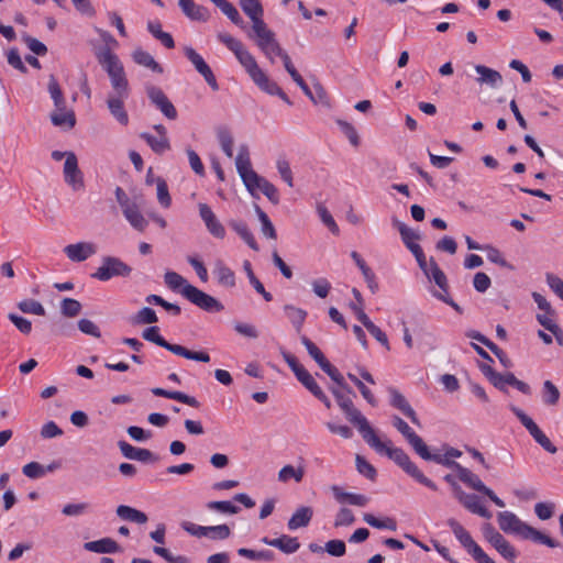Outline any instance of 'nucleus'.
<instances>
[{
	"mask_svg": "<svg viewBox=\"0 0 563 563\" xmlns=\"http://www.w3.org/2000/svg\"><path fill=\"white\" fill-rule=\"evenodd\" d=\"M129 97H122L120 95H109L107 98V107L111 115L121 124H129V114L124 108V101Z\"/></svg>",
	"mask_w": 563,
	"mask_h": 563,
	"instance_id": "19",
	"label": "nucleus"
},
{
	"mask_svg": "<svg viewBox=\"0 0 563 563\" xmlns=\"http://www.w3.org/2000/svg\"><path fill=\"white\" fill-rule=\"evenodd\" d=\"M64 253L71 262H84L97 253V245L92 242H78L64 247Z\"/></svg>",
	"mask_w": 563,
	"mask_h": 563,
	"instance_id": "15",
	"label": "nucleus"
},
{
	"mask_svg": "<svg viewBox=\"0 0 563 563\" xmlns=\"http://www.w3.org/2000/svg\"><path fill=\"white\" fill-rule=\"evenodd\" d=\"M332 394L343 411L345 419L353 424L363 440L378 454H385L393 460L406 474L431 490L437 492V484L428 478L419 467L410 460L409 455L401 449L391 445L390 441L383 442L376 435L366 417L354 406L351 395L346 390L332 388Z\"/></svg>",
	"mask_w": 563,
	"mask_h": 563,
	"instance_id": "1",
	"label": "nucleus"
},
{
	"mask_svg": "<svg viewBox=\"0 0 563 563\" xmlns=\"http://www.w3.org/2000/svg\"><path fill=\"white\" fill-rule=\"evenodd\" d=\"M115 512L120 519L139 525H144L148 520L145 512L126 505L118 506Z\"/></svg>",
	"mask_w": 563,
	"mask_h": 563,
	"instance_id": "30",
	"label": "nucleus"
},
{
	"mask_svg": "<svg viewBox=\"0 0 563 563\" xmlns=\"http://www.w3.org/2000/svg\"><path fill=\"white\" fill-rule=\"evenodd\" d=\"M155 396H158V397H164V398H168V399H173V400H177L179 402H183L185 405H188L190 407H194V408H199L200 407V402L194 397V396H189L183 391H177V390H166L164 388H161V387H155V388H152L151 390Z\"/></svg>",
	"mask_w": 563,
	"mask_h": 563,
	"instance_id": "26",
	"label": "nucleus"
},
{
	"mask_svg": "<svg viewBox=\"0 0 563 563\" xmlns=\"http://www.w3.org/2000/svg\"><path fill=\"white\" fill-rule=\"evenodd\" d=\"M461 455H462V452L460 450L450 446V448H446L444 454L431 453L429 451V457H422V459L426 461H432L437 464L442 465V463L439 460H446L449 463H456L455 461H453V459L460 457Z\"/></svg>",
	"mask_w": 563,
	"mask_h": 563,
	"instance_id": "53",
	"label": "nucleus"
},
{
	"mask_svg": "<svg viewBox=\"0 0 563 563\" xmlns=\"http://www.w3.org/2000/svg\"><path fill=\"white\" fill-rule=\"evenodd\" d=\"M442 466L450 467L456 471L457 477L472 489L485 494L488 487L481 481V478L471 472L468 468L462 466L460 463H449L446 460H439Z\"/></svg>",
	"mask_w": 563,
	"mask_h": 563,
	"instance_id": "10",
	"label": "nucleus"
},
{
	"mask_svg": "<svg viewBox=\"0 0 563 563\" xmlns=\"http://www.w3.org/2000/svg\"><path fill=\"white\" fill-rule=\"evenodd\" d=\"M147 30L165 47H167V48H174L175 47V42H174L173 36L169 33L164 32L162 30L161 22H158V21H150V22H147Z\"/></svg>",
	"mask_w": 563,
	"mask_h": 563,
	"instance_id": "35",
	"label": "nucleus"
},
{
	"mask_svg": "<svg viewBox=\"0 0 563 563\" xmlns=\"http://www.w3.org/2000/svg\"><path fill=\"white\" fill-rule=\"evenodd\" d=\"M542 399L548 406H555L559 402L560 391L551 380L543 383Z\"/></svg>",
	"mask_w": 563,
	"mask_h": 563,
	"instance_id": "50",
	"label": "nucleus"
},
{
	"mask_svg": "<svg viewBox=\"0 0 563 563\" xmlns=\"http://www.w3.org/2000/svg\"><path fill=\"white\" fill-rule=\"evenodd\" d=\"M274 548H277L286 554H291L299 550L300 543L297 538L283 534L274 539Z\"/></svg>",
	"mask_w": 563,
	"mask_h": 563,
	"instance_id": "44",
	"label": "nucleus"
},
{
	"mask_svg": "<svg viewBox=\"0 0 563 563\" xmlns=\"http://www.w3.org/2000/svg\"><path fill=\"white\" fill-rule=\"evenodd\" d=\"M510 410L520 420L525 428L529 431L534 441L540 444L549 453H556V446L550 441V439L541 431L538 424L516 406H510Z\"/></svg>",
	"mask_w": 563,
	"mask_h": 563,
	"instance_id": "5",
	"label": "nucleus"
},
{
	"mask_svg": "<svg viewBox=\"0 0 563 563\" xmlns=\"http://www.w3.org/2000/svg\"><path fill=\"white\" fill-rule=\"evenodd\" d=\"M363 520L373 528L388 529L390 531L397 530V522L394 518L386 517L385 519H378L372 514H364Z\"/></svg>",
	"mask_w": 563,
	"mask_h": 563,
	"instance_id": "46",
	"label": "nucleus"
},
{
	"mask_svg": "<svg viewBox=\"0 0 563 563\" xmlns=\"http://www.w3.org/2000/svg\"><path fill=\"white\" fill-rule=\"evenodd\" d=\"M388 393L390 395V405L401 411L407 418L410 419V421L420 426V420L413 410V408L410 406L408 400L405 398L402 394H400L397 389L390 387L388 389Z\"/></svg>",
	"mask_w": 563,
	"mask_h": 563,
	"instance_id": "18",
	"label": "nucleus"
},
{
	"mask_svg": "<svg viewBox=\"0 0 563 563\" xmlns=\"http://www.w3.org/2000/svg\"><path fill=\"white\" fill-rule=\"evenodd\" d=\"M247 184L249 186L245 187L252 196H256V190H261L263 195H265L274 205H277L279 202V195L277 188L267 179L260 176L257 173L251 174V180Z\"/></svg>",
	"mask_w": 563,
	"mask_h": 563,
	"instance_id": "11",
	"label": "nucleus"
},
{
	"mask_svg": "<svg viewBox=\"0 0 563 563\" xmlns=\"http://www.w3.org/2000/svg\"><path fill=\"white\" fill-rule=\"evenodd\" d=\"M132 59L135 64L151 69L154 73L162 74L163 67L154 59V57L141 47H136L132 52Z\"/></svg>",
	"mask_w": 563,
	"mask_h": 563,
	"instance_id": "29",
	"label": "nucleus"
},
{
	"mask_svg": "<svg viewBox=\"0 0 563 563\" xmlns=\"http://www.w3.org/2000/svg\"><path fill=\"white\" fill-rule=\"evenodd\" d=\"M462 505L473 514H476L483 518L489 519L492 514L481 504V499L477 495L470 494L464 496Z\"/></svg>",
	"mask_w": 563,
	"mask_h": 563,
	"instance_id": "37",
	"label": "nucleus"
},
{
	"mask_svg": "<svg viewBox=\"0 0 563 563\" xmlns=\"http://www.w3.org/2000/svg\"><path fill=\"white\" fill-rule=\"evenodd\" d=\"M474 70L478 75L476 81L483 86L486 85L490 88H496L503 81V77L499 71L489 68L484 65H475Z\"/></svg>",
	"mask_w": 563,
	"mask_h": 563,
	"instance_id": "22",
	"label": "nucleus"
},
{
	"mask_svg": "<svg viewBox=\"0 0 563 563\" xmlns=\"http://www.w3.org/2000/svg\"><path fill=\"white\" fill-rule=\"evenodd\" d=\"M400 236L407 249L416 257L419 267L426 271L427 260L421 246L415 241L420 239V235L407 225L400 227Z\"/></svg>",
	"mask_w": 563,
	"mask_h": 563,
	"instance_id": "13",
	"label": "nucleus"
},
{
	"mask_svg": "<svg viewBox=\"0 0 563 563\" xmlns=\"http://www.w3.org/2000/svg\"><path fill=\"white\" fill-rule=\"evenodd\" d=\"M96 58L108 77L120 75L125 71L119 56L112 52L111 47H102L96 52Z\"/></svg>",
	"mask_w": 563,
	"mask_h": 563,
	"instance_id": "9",
	"label": "nucleus"
},
{
	"mask_svg": "<svg viewBox=\"0 0 563 563\" xmlns=\"http://www.w3.org/2000/svg\"><path fill=\"white\" fill-rule=\"evenodd\" d=\"M131 273L132 268L119 257L104 256L101 265L91 275V277L101 282H107L113 277H128Z\"/></svg>",
	"mask_w": 563,
	"mask_h": 563,
	"instance_id": "4",
	"label": "nucleus"
},
{
	"mask_svg": "<svg viewBox=\"0 0 563 563\" xmlns=\"http://www.w3.org/2000/svg\"><path fill=\"white\" fill-rule=\"evenodd\" d=\"M355 465L360 474H362L363 476L371 481H375L377 476V471L371 463L366 461L364 456L357 454L355 457Z\"/></svg>",
	"mask_w": 563,
	"mask_h": 563,
	"instance_id": "54",
	"label": "nucleus"
},
{
	"mask_svg": "<svg viewBox=\"0 0 563 563\" xmlns=\"http://www.w3.org/2000/svg\"><path fill=\"white\" fill-rule=\"evenodd\" d=\"M251 78L256 84V86L264 92L271 96H278L287 104H291V101L283 91V89L275 81L271 80L262 69L256 71Z\"/></svg>",
	"mask_w": 563,
	"mask_h": 563,
	"instance_id": "16",
	"label": "nucleus"
},
{
	"mask_svg": "<svg viewBox=\"0 0 563 563\" xmlns=\"http://www.w3.org/2000/svg\"><path fill=\"white\" fill-rule=\"evenodd\" d=\"M297 379L321 402L324 404L327 408L331 407L330 399L328 396L323 393V390L320 388V386L317 384L313 376L305 369L300 373L299 376H297Z\"/></svg>",
	"mask_w": 563,
	"mask_h": 563,
	"instance_id": "23",
	"label": "nucleus"
},
{
	"mask_svg": "<svg viewBox=\"0 0 563 563\" xmlns=\"http://www.w3.org/2000/svg\"><path fill=\"white\" fill-rule=\"evenodd\" d=\"M85 550L96 553H114L120 547L117 541L110 538H103L96 541H89L84 544Z\"/></svg>",
	"mask_w": 563,
	"mask_h": 563,
	"instance_id": "32",
	"label": "nucleus"
},
{
	"mask_svg": "<svg viewBox=\"0 0 563 563\" xmlns=\"http://www.w3.org/2000/svg\"><path fill=\"white\" fill-rule=\"evenodd\" d=\"M393 426L402 434L413 451L420 457H429V448L423 440L408 426V423L398 416L391 419Z\"/></svg>",
	"mask_w": 563,
	"mask_h": 563,
	"instance_id": "7",
	"label": "nucleus"
},
{
	"mask_svg": "<svg viewBox=\"0 0 563 563\" xmlns=\"http://www.w3.org/2000/svg\"><path fill=\"white\" fill-rule=\"evenodd\" d=\"M239 3L243 12L250 19H255V16L263 15V7L260 0H240Z\"/></svg>",
	"mask_w": 563,
	"mask_h": 563,
	"instance_id": "56",
	"label": "nucleus"
},
{
	"mask_svg": "<svg viewBox=\"0 0 563 563\" xmlns=\"http://www.w3.org/2000/svg\"><path fill=\"white\" fill-rule=\"evenodd\" d=\"M492 545L506 560L514 562L518 555L516 549L504 538L503 534L495 538Z\"/></svg>",
	"mask_w": 563,
	"mask_h": 563,
	"instance_id": "42",
	"label": "nucleus"
},
{
	"mask_svg": "<svg viewBox=\"0 0 563 563\" xmlns=\"http://www.w3.org/2000/svg\"><path fill=\"white\" fill-rule=\"evenodd\" d=\"M541 323V325L548 330L551 334L544 332L543 330L538 331L539 338L542 339V341L545 344L552 343V335L555 338L556 343L560 346H563V330L555 322V319H538Z\"/></svg>",
	"mask_w": 563,
	"mask_h": 563,
	"instance_id": "21",
	"label": "nucleus"
},
{
	"mask_svg": "<svg viewBox=\"0 0 563 563\" xmlns=\"http://www.w3.org/2000/svg\"><path fill=\"white\" fill-rule=\"evenodd\" d=\"M18 308L24 314L43 316L45 313L43 305L32 298L20 301Z\"/></svg>",
	"mask_w": 563,
	"mask_h": 563,
	"instance_id": "49",
	"label": "nucleus"
},
{
	"mask_svg": "<svg viewBox=\"0 0 563 563\" xmlns=\"http://www.w3.org/2000/svg\"><path fill=\"white\" fill-rule=\"evenodd\" d=\"M51 121L55 126L73 129L76 124L75 113L71 110L65 108L64 111H53L51 113Z\"/></svg>",
	"mask_w": 563,
	"mask_h": 563,
	"instance_id": "33",
	"label": "nucleus"
},
{
	"mask_svg": "<svg viewBox=\"0 0 563 563\" xmlns=\"http://www.w3.org/2000/svg\"><path fill=\"white\" fill-rule=\"evenodd\" d=\"M331 492L339 503H347L353 506L365 507L369 501L367 496L362 494L346 493L338 485L331 486Z\"/></svg>",
	"mask_w": 563,
	"mask_h": 563,
	"instance_id": "25",
	"label": "nucleus"
},
{
	"mask_svg": "<svg viewBox=\"0 0 563 563\" xmlns=\"http://www.w3.org/2000/svg\"><path fill=\"white\" fill-rule=\"evenodd\" d=\"M164 282L170 290L180 292L183 296H184V291L187 288V286H192L180 274H178L176 272H172V271H167L165 273Z\"/></svg>",
	"mask_w": 563,
	"mask_h": 563,
	"instance_id": "34",
	"label": "nucleus"
},
{
	"mask_svg": "<svg viewBox=\"0 0 563 563\" xmlns=\"http://www.w3.org/2000/svg\"><path fill=\"white\" fill-rule=\"evenodd\" d=\"M255 212L261 222V232L267 239L276 240L277 233L274 224L269 220L268 216L260 208L258 205L254 206Z\"/></svg>",
	"mask_w": 563,
	"mask_h": 563,
	"instance_id": "45",
	"label": "nucleus"
},
{
	"mask_svg": "<svg viewBox=\"0 0 563 563\" xmlns=\"http://www.w3.org/2000/svg\"><path fill=\"white\" fill-rule=\"evenodd\" d=\"M312 516L313 509L311 507L301 506L289 518L287 527L289 530L307 527L310 523Z\"/></svg>",
	"mask_w": 563,
	"mask_h": 563,
	"instance_id": "27",
	"label": "nucleus"
},
{
	"mask_svg": "<svg viewBox=\"0 0 563 563\" xmlns=\"http://www.w3.org/2000/svg\"><path fill=\"white\" fill-rule=\"evenodd\" d=\"M113 92L111 95H120L122 97H129L130 87L125 71L120 75H115L109 78Z\"/></svg>",
	"mask_w": 563,
	"mask_h": 563,
	"instance_id": "47",
	"label": "nucleus"
},
{
	"mask_svg": "<svg viewBox=\"0 0 563 563\" xmlns=\"http://www.w3.org/2000/svg\"><path fill=\"white\" fill-rule=\"evenodd\" d=\"M311 288L316 296L325 298L331 290V284L327 278H317L311 282Z\"/></svg>",
	"mask_w": 563,
	"mask_h": 563,
	"instance_id": "62",
	"label": "nucleus"
},
{
	"mask_svg": "<svg viewBox=\"0 0 563 563\" xmlns=\"http://www.w3.org/2000/svg\"><path fill=\"white\" fill-rule=\"evenodd\" d=\"M146 93L152 102L167 119L175 120L178 115L175 106L170 102L164 91L156 86H147Z\"/></svg>",
	"mask_w": 563,
	"mask_h": 563,
	"instance_id": "8",
	"label": "nucleus"
},
{
	"mask_svg": "<svg viewBox=\"0 0 563 563\" xmlns=\"http://www.w3.org/2000/svg\"><path fill=\"white\" fill-rule=\"evenodd\" d=\"M81 303L73 298H64L60 303V313L64 317H76L80 313Z\"/></svg>",
	"mask_w": 563,
	"mask_h": 563,
	"instance_id": "58",
	"label": "nucleus"
},
{
	"mask_svg": "<svg viewBox=\"0 0 563 563\" xmlns=\"http://www.w3.org/2000/svg\"><path fill=\"white\" fill-rule=\"evenodd\" d=\"M355 521V517H354V514L351 509L349 508H341L338 514L335 515V519H334V527L335 528H339V527H344V526H351L353 525Z\"/></svg>",
	"mask_w": 563,
	"mask_h": 563,
	"instance_id": "60",
	"label": "nucleus"
},
{
	"mask_svg": "<svg viewBox=\"0 0 563 563\" xmlns=\"http://www.w3.org/2000/svg\"><path fill=\"white\" fill-rule=\"evenodd\" d=\"M218 38L238 58L240 64L245 68L250 77H252L261 68L254 56L245 48L243 43L228 33H219Z\"/></svg>",
	"mask_w": 563,
	"mask_h": 563,
	"instance_id": "3",
	"label": "nucleus"
},
{
	"mask_svg": "<svg viewBox=\"0 0 563 563\" xmlns=\"http://www.w3.org/2000/svg\"><path fill=\"white\" fill-rule=\"evenodd\" d=\"M65 181L74 189L80 190L84 188L82 173L78 168L77 156L73 152H68L64 164Z\"/></svg>",
	"mask_w": 563,
	"mask_h": 563,
	"instance_id": "12",
	"label": "nucleus"
},
{
	"mask_svg": "<svg viewBox=\"0 0 563 563\" xmlns=\"http://www.w3.org/2000/svg\"><path fill=\"white\" fill-rule=\"evenodd\" d=\"M48 331L55 335L70 336L76 330L74 324L68 323L65 319H56L49 324Z\"/></svg>",
	"mask_w": 563,
	"mask_h": 563,
	"instance_id": "52",
	"label": "nucleus"
},
{
	"mask_svg": "<svg viewBox=\"0 0 563 563\" xmlns=\"http://www.w3.org/2000/svg\"><path fill=\"white\" fill-rule=\"evenodd\" d=\"M119 449L124 457L143 463H154L158 461V456L152 451L143 448H136L125 441H119Z\"/></svg>",
	"mask_w": 563,
	"mask_h": 563,
	"instance_id": "14",
	"label": "nucleus"
},
{
	"mask_svg": "<svg viewBox=\"0 0 563 563\" xmlns=\"http://www.w3.org/2000/svg\"><path fill=\"white\" fill-rule=\"evenodd\" d=\"M123 214L125 217V219L130 222V224L139 230V231H144L146 225H147V221L146 219L143 217V214L140 212L137 206L135 203H133L132 206L128 207L126 209H124L123 211Z\"/></svg>",
	"mask_w": 563,
	"mask_h": 563,
	"instance_id": "36",
	"label": "nucleus"
},
{
	"mask_svg": "<svg viewBox=\"0 0 563 563\" xmlns=\"http://www.w3.org/2000/svg\"><path fill=\"white\" fill-rule=\"evenodd\" d=\"M140 137L144 140L156 154H163L170 148L167 136L156 137L147 132H142Z\"/></svg>",
	"mask_w": 563,
	"mask_h": 563,
	"instance_id": "41",
	"label": "nucleus"
},
{
	"mask_svg": "<svg viewBox=\"0 0 563 563\" xmlns=\"http://www.w3.org/2000/svg\"><path fill=\"white\" fill-rule=\"evenodd\" d=\"M48 92L51 95V98L54 101L55 109L57 111H64L66 108V100L64 98L63 91L60 89V86L58 81L56 80L54 75L49 76L48 80Z\"/></svg>",
	"mask_w": 563,
	"mask_h": 563,
	"instance_id": "40",
	"label": "nucleus"
},
{
	"mask_svg": "<svg viewBox=\"0 0 563 563\" xmlns=\"http://www.w3.org/2000/svg\"><path fill=\"white\" fill-rule=\"evenodd\" d=\"M424 274L429 279H432L441 290L448 294V280L443 271L439 267L433 258H430L429 264L427 263Z\"/></svg>",
	"mask_w": 563,
	"mask_h": 563,
	"instance_id": "31",
	"label": "nucleus"
},
{
	"mask_svg": "<svg viewBox=\"0 0 563 563\" xmlns=\"http://www.w3.org/2000/svg\"><path fill=\"white\" fill-rule=\"evenodd\" d=\"M545 278L551 290L563 300V279L552 273H547Z\"/></svg>",
	"mask_w": 563,
	"mask_h": 563,
	"instance_id": "64",
	"label": "nucleus"
},
{
	"mask_svg": "<svg viewBox=\"0 0 563 563\" xmlns=\"http://www.w3.org/2000/svg\"><path fill=\"white\" fill-rule=\"evenodd\" d=\"M199 214L203 220L208 231L218 239H223L225 229L217 219L216 214L207 203H199Z\"/></svg>",
	"mask_w": 563,
	"mask_h": 563,
	"instance_id": "17",
	"label": "nucleus"
},
{
	"mask_svg": "<svg viewBox=\"0 0 563 563\" xmlns=\"http://www.w3.org/2000/svg\"><path fill=\"white\" fill-rule=\"evenodd\" d=\"M321 368L330 376V378L333 382H335L341 387V389L346 390L349 394H353V390L351 389V387H349L346 385L342 374L329 361H327L324 364H322Z\"/></svg>",
	"mask_w": 563,
	"mask_h": 563,
	"instance_id": "51",
	"label": "nucleus"
},
{
	"mask_svg": "<svg viewBox=\"0 0 563 563\" xmlns=\"http://www.w3.org/2000/svg\"><path fill=\"white\" fill-rule=\"evenodd\" d=\"M207 508L213 511H220L224 514L235 515L240 511V508L233 505L231 501L221 500V501H209L207 504Z\"/></svg>",
	"mask_w": 563,
	"mask_h": 563,
	"instance_id": "59",
	"label": "nucleus"
},
{
	"mask_svg": "<svg viewBox=\"0 0 563 563\" xmlns=\"http://www.w3.org/2000/svg\"><path fill=\"white\" fill-rule=\"evenodd\" d=\"M153 552L159 556H162L164 560H166L168 563H189V559L184 555H173L167 549L163 547H154Z\"/></svg>",
	"mask_w": 563,
	"mask_h": 563,
	"instance_id": "63",
	"label": "nucleus"
},
{
	"mask_svg": "<svg viewBox=\"0 0 563 563\" xmlns=\"http://www.w3.org/2000/svg\"><path fill=\"white\" fill-rule=\"evenodd\" d=\"M497 522L500 530L507 534H515L525 540H532L537 543L545 544L549 548L559 547L558 541L523 522L511 511L498 512Z\"/></svg>",
	"mask_w": 563,
	"mask_h": 563,
	"instance_id": "2",
	"label": "nucleus"
},
{
	"mask_svg": "<svg viewBox=\"0 0 563 563\" xmlns=\"http://www.w3.org/2000/svg\"><path fill=\"white\" fill-rule=\"evenodd\" d=\"M230 225L253 251L260 250L253 233L251 232L245 222L232 221Z\"/></svg>",
	"mask_w": 563,
	"mask_h": 563,
	"instance_id": "38",
	"label": "nucleus"
},
{
	"mask_svg": "<svg viewBox=\"0 0 563 563\" xmlns=\"http://www.w3.org/2000/svg\"><path fill=\"white\" fill-rule=\"evenodd\" d=\"M178 4L190 20L206 22L209 19L208 9L195 3L194 0H178Z\"/></svg>",
	"mask_w": 563,
	"mask_h": 563,
	"instance_id": "24",
	"label": "nucleus"
},
{
	"mask_svg": "<svg viewBox=\"0 0 563 563\" xmlns=\"http://www.w3.org/2000/svg\"><path fill=\"white\" fill-rule=\"evenodd\" d=\"M214 274L220 285L225 287H233L235 285L234 272L225 266L221 261L217 262Z\"/></svg>",
	"mask_w": 563,
	"mask_h": 563,
	"instance_id": "43",
	"label": "nucleus"
},
{
	"mask_svg": "<svg viewBox=\"0 0 563 563\" xmlns=\"http://www.w3.org/2000/svg\"><path fill=\"white\" fill-rule=\"evenodd\" d=\"M300 341L307 349L309 355L318 363L320 367L328 361L319 347L311 340H309L307 335H301Z\"/></svg>",
	"mask_w": 563,
	"mask_h": 563,
	"instance_id": "55",
	"label": "nucleus"
},
{
	"mask_svg": "<svg viewBox=\"0 0 563 563\" xmlns=\"http://www.w3.org/2000/svg\"><path fill=\"white\" fill-rule=\"evenodd\" d=\"M184 297L208 313H218L223 310V305L219 300L195 286H187Z\"/></svg>",
	"mask_w": 563,
	"mask_h": 563,
	"instance_id": "6",
	"label": "nucleus"
},
{
	"mask_svg": "<svg viewBox=\"0 0 563 563\" xmlns=\"http://www.w3.org/2000/svg\"><path fill=\"white\" fill-rule=\"evenodd\" d=\"M233 329L242 336L247 339H256L260 335L258 329L250 322L236 321L233 324Z\"/></svg>",
	"mask_w": 563,
	"mask_h": 563,
	"instance_id": "57",
	"label": "nucleus"
},
{
	"mask_svg": "<svg viewBox=\"0 0 563 563\" xmlns=\"http://www.w3.org/2000/svg\"><path fill=\"white\" fill-rule=\"evenodd\" d=\"M305 470L302 467L295 468L292 465H285L278 472V481L287 483L294 479L296 483H300L303 478Z\"/></svg>",
	"mask_w": 563,
	"mask_h": 563,
	"instance_id": "48",
	"label": "nucleus"
},
{
	"mask_svg": "<svg viewBox=\"0 0 563 563\" xmlns=\"http://www.w3.org/2000/svg\"><path fill=\"white\" fill-rule=\"evenodd\" d=\"M461 544L467 550V552L473 556V559L477 563H495L483 550L482 548L473 540L471 534L466 532L461 540H459Z\"/></svg>",
	"mask_w": 563,
	"mask_h": 563,
	"instance_id": "28",
	"label": "nucleus"
},
{
	"mask_svg": "<svg viewBox=\"0 0 563 563\" xmlns=\"http://www.w3.org/2000/svg\"><path fill=\"white\" fill-rule=\"evenodd\" d=\"M212 3H214L223 14H225L232 23L240 27H244V21L241 18L239 11L236 8L230 3L228 0H210Z\"/></svg>",
	"mask_w": 563,
	"mask_h": 563,
	"instance_id": "39",
	"label": "nucleus"
},
{
	"mask_svg": "<svg viewBox=\"0 0 563 563\" xmlns=\"http://www.w3.org/2000/svg\"><path fill=\"white\" fill-rule=\"evenodd\" d=\"M235 166L244 186H249L247 183L251 180V174L255 172L252 169L250 153L246 145L240 146L235 158Z\"/></svg>",
	"mask_w": 563,
	"mask_h": 563,
	"instance_id": "20",
	"label": "nucleus"
},
{
	"mask_svg": "<svg viewBox=\"0 0 563 563\" xmlns=\"http://www.w3.org/2000/svg\"><path fill=\"white\" fill-rule=\"evenodd\" d=\"M336 124L340 126L341 131L349 139L351 144L353 146H358L360 137H358V134H357L355 128L351 123H349L346 121H343V120H340V119L336 120Z\"/></svg>",
	"mask_w": 563,
	"mask_h": 563,
	"instance_id": "61",
	"label": "nucleus"
}]
</instances>
